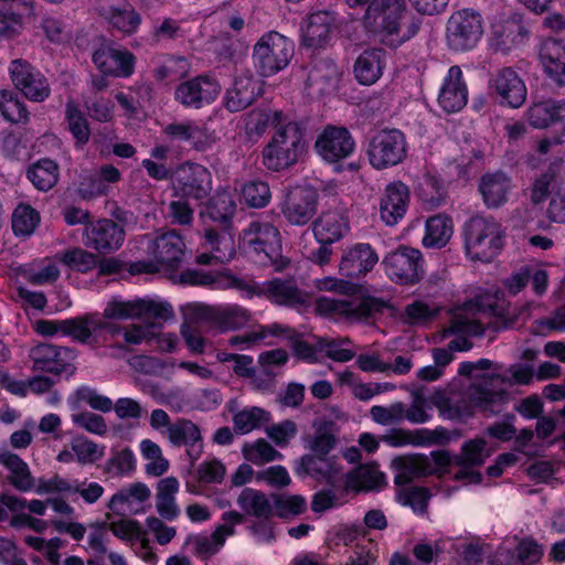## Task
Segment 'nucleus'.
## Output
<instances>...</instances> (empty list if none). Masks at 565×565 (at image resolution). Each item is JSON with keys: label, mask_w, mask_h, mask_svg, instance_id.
Listing matches in <instances>:
<instances>
[{"label": "nucleus", "mask_w": 565, "mask_h": 565, "mask_svg": "<svg viewBox=\"0 0 565 565\" xmlns=\"http://www.w3.org/2000/svg\"><path fill=\"white\" fill-rule=\"evenodd\" d=\"M511 377L499 374L483 375L477 383H473L468 390L469 404L463 407L458 406L452 398H448L446 407L454 417L470 416L472 407L490 415L499 414L510 399V394L495 386V382L508 383L510 385L529 384L533 377L530 367L523 365H513L510 369Z\"/></svg>", "instance_id": "1"}, {"label": "nucleus", "mask_w": 565, "mask_h": 565, "mask_svg": "<svg viewBox=\"0 0 565 565\" xmlns=\"http://www.w3.org/2000/svg\"><path fill=\"white\" fill-rule=\"evenodd\" d=\"M407 14L404 0H371L362 18V24L370 34L392 47H396L413 38L419 30L420 21L412 18L406 30L402 21Z\"/></svg>", "instance_id": "2"}, {"label": "nucleus", "mask_w": 565, "mask_h": 565, "mask_svg": "<svg viewBox=\"0 0 565 565\" xmlns=\"http://www.w3.org/2000/svg\"><path fill=\"white\" fill-rule=\"evenodd\" d=\"M235 212V201L227 192L216 193L201 212L206 225L203 231L204 245L215 252L220 263L228 262L235 255L234 236L231 232Z\"/></svg>", "instance_id": "3"}, {"label": "nucleus", "mask_w": 565, "mask_h": 565, "mask_svg": "<svg viewBox=\"0 0 565 565\" xmlns=\"http://www.w3.org/2000/svg\"><path fill=\"white\" fill-rule=\"evenodd\" d=\"M305 129L295 120L286 118L271 140L263 149V164L271 171H280L295 164L305 152Z\"/></svg>", "instance_id": "4"}, {"label": "nucleus", "mask_w": 565, "mask_h": 565, "mask_svg": "<svg viewBox=\"0 0 565 565\" xmlns=\"http://www.w3.org/2000/svg\"><path fill=\"white\" fill-rule=\"evenodd\" d=\"M504 231L493 217L475 215L463 225L467 254L473 260L491 262L503 247Z\"/></svg>", "instance_id": "5"}, {"label": "nucleus", "mask_w": 565, "mask_h": 565, "mask_svg": "<svg viewBox=\"0 0 565 565\" xmlns=\"http://www.w3.org/2000/svg\"><path fill=\"white\" fill-rule=\"evenodd\" d=\"M242 243L259 255L258 262L271 265L276 271L284 270L289 260L281 252L280 233L276 226L267 222L254 221L242 233Z\"/></svg>", "instance_id": "6"}, {"label": "nucleus", "mask_w": 565, "mask_h": 565, "mask_svg": "<svg viewBox=\"0 0 565 565\" xmlns=\"http://www.w3.org/2000/svg\"><path fill=\"white\" fill-rule=\"evenodd\" d=\"M483 34V19L473 9L455 11L446 24V43L454 52H467L477 46Z\"/></svg>", "instance_id": "7"}, {"label": "nucleus", "mask_w": 565, "mask_h": 565, "mask_svg": "<svg viewBox=\"0 0 565 565\" xmlns=\"http://www.w3.org/2000/svg\"><path fill=\"white\" fill-rule=\"evenodd\" d=\"M294 54V43L278 32L264 34L254 46L253 58L262 76L285 68Z\"/></svg>", "instance_id": "8"}, {"label": "nucleus", "mask_w": 565, "mask_h": 565, "mask_svg": "<svg viewBox=\"0 0 565 565\" xmlns=\"http://www.w3.org/2000/svg\"><path fill=\"white\" fill-rule=\"evenodd\" d=\"M366 154L376 170L395 167L407 156L406 137L398 129L381 130L370 139Z\"/></svg>", "instance_id": "9"}, {"label": "nucleus", "mask_w": 565, "mask_h": 565, "mask_svg": "<svg viewBox=\"0 0 565 565\" xmlns=\"http://www.w3.org/2000/svg\"><path fill=\"white\" fill-rule=\"evenodd\" d=\"M185 244L175 231H169L159 235L149 246V252L156 262L138 260L130 265V273H156L159 265L166 268H177L183 257Z\"/></svg>", "instance_id": "10"}, {"label": "nucleus", "mask_w": 565, "mask_h": 565, "mask_svg": "<svg viewBox=\"0 0 565 565\" xmlns=\"http://www.w3.org/2000/svg\"><path fill=\"white\" fill-rule=\"evenodd\" d=\"M386 308V302L373 298H320L318 309L323 313L339 315L345 317L351 322H367L370 319L382 313Z\"/></svg>", "instance_id": "11"}, {"label": "nucleus", "mask_w": 565, "mask_h": 565, "mask_svg": "<svg viewBox=\"0 0 565 565\" xmlns=\"http://www.w3.org/2000/svg\"><path fill=\"white\" fill-rule=\"evenodd\" d=\"M173 316V309L168 302L151 299H135L121 301L114 299L104 309L103 317L113 320H127L136 318H154L167 320Z\"/></svg>", "instance_id": "12"}, {"label": "nucleus", "mask_w": 565, "mask_h": 565, "mask_svg": "<svg viewBox=\"0 0 565 565\" xmlns=\"http://www.w3.org/2000/svg\"><path fill=\"white\" fill-rule=\"evenodd\" d=\"M319 194L311 186H295L288 190L281 203V213L288 224L307 225L318 211Z\"/></svg>", "instance_id": "13"}, {"label": "nucleus", "mask_w": 565, "mask_h": 565, "mask_svg": "<svg viewBox=\"0 0 565 565\" xmlns=\"http://www.w3.org/2000/svg\"><path fill=\"white\" fill-rule=\"evenodd\" d=\"M11 81L28 99L35 103L44 102L51 94L47 78L28 61L13 60L9 66Z\"/></svg>", "instance_id": "14"}, {"label": "nucleus", "mask_w": 565, "mask_h": 565, "mask_svg": "<svg viewBox=\"0 0 565 565\" xmlns=\"http://www.w3.org/2000/svg\"><path fill=\"white\" fill-rule=\"evenodd\" d=\"M173 191L175 196L202 200L212 191L211 172L199 163H183L175 170Z\"/></svg>", "instance_id": "15"}, {"label": "nucleus", "mask_w": 565, "mask_h": 565, "mask_svg": "<svg viewBox=\"0 0 565 565\" xmlns=\"http://www.w3.org/2000/svg\"><path fill=\"white\" fill-rule=\"evenodd\" d=\"M126 237L125 228L110 218H99L86 224L83 232V243L87 248L99 254H110L118 250Z\"/></svg>", "instance_id": "16"}, {"label": "nucleus", "mask_w": 565, "mask_h": 565, "mask_svg": "<svg viewBox=\"0 0 565 565\" xmlns=\"http://www.w3.org/2000/svg\"><path fill=\"white\" fill-rule=\"evenodd\" d=\"M383 264L392 280L414 284L419 279L422 254L418 249L401 246L385 256Z\"/></svg>", "instance_id": "17"}, {"label": "nucleus", "mask_w": 565, "mask_h": 565, "mask_svg": "<svg viewBox=\"0 0 565 565\" xmlns=\"http://www.w3.org/2000/svg\"><path fill=\"white\" fill-rule=\"evenodd\" d=\"M315 148L323 160L339 162L353 152L355 142L347 128L327 126L318 136Z\"/></svg>", "instance_id": "18"}, {"label": "nucleus", "mask_w": 565, "mask_h": 565, "mask_svg": "<svg viewBox=\"0 0 565 565\" xmlns=\"http://www.w3.org/2000/svg\"><path fill=\"white\" fill-rule=\"evenodd\" d=\"M486 444L483 438H475L462 445L460 452L454 456V466L459 467L454 476L456 480H463L467 483L481 482L482 476L475 468L482 466L489 457Z\"/></svg>", "instance_id": "19"}, {"label": "nucleus", "mask_w": 565, "mask_h": 565, "mask_svg": "<svg viewBox=\"0 0 565 565\" xmlns=\"http://www.w3.org/2000/svg\"><path fill=\"white\" fill-rule=\"evenodd\" d=\"M221 86L207 76H198L193 79L181 83L175 92V99L186 107L200 108L216 99Z\"/></svg>", "instance_id": "20"}, {"label": "nucleus", "mask_w": 565, "mask_h": 565, "mask_svg": "<svg viewBox=\"0 0 565 565\" xmlns=\"http://www.w3.org/2000/svg\"><path fill=\"white\" fill-rule=\"evenodd\" d=\"M263 93V82L249 72L237 75L232 87L226 90L224 106L231 113L244 110Z\"/></svg>", "instance_id": "21"}, {"label": "nucleus", "mask_w": 565, "mask_h": 565, "mask_svg": "<svg viewBox=\"0 0 565 565\" xmlns=\"http://www.w3.org/2000/svg\"><path fill=\"white\" fill-rule=\"evenodd\" d=\"M379 256L370 244L358 243L344 249L339 271L348 278H359L373 269Z\"/></svg>", "instance_id": "22"}, {"label": "nucleus", "mask_w": 565, "mask_h": 565, "mask_svg": "<svg viewBox=\"0 0 565 565\" xmlns=\"http://www.w3.org/2000/svg\"><path fill=\"white\" fill-rule=\"evenodd\" d=\"M168 440L175 447H184L191 466L203 452V438L196 424L186 418H178L169 427Z\"/></svg>", "instance_id": "23"}, {"label": "nucleus", "mask_w": 565, "mask_h": 565, "mask_svg": "<svg viewBox=\"0 0 565 565\" xmlns=\"http://www.w3.org/2000/svg\"><path fill=\"white\" fill-rule=\"evenodd\" d=\"M171 140L189 142L195 150L205 151L216 141L215 135L194 120L173 121L163 128Z\"/></svg>", "instance_id": "24"}, {"label": "nucleus", "mask_w": 565, "mask_h": 565, "mask_svg": "<svg viewBox=\"0 0 565 565\" xmlns=\"http://www.w3.org/2000/svg\"><path fill=\"white\" fill-rule=\"evenodd\" d=\"M223 524L216 526L211 535H196L192 539L195 552L202 556L214 555L225 543L227 536L235 534V525L244 522V516L237 511L222 514Z\"/></svg>", "instance_id": "25"}, {"label": "nucleus", "mask_w": 565, "mask_h": 565, "mask_svg": "<svg viewBox=\"0 0 565 565\" xmlns=\"http://www.w3.org/2000/svg\"><path fill=\"white\" fill-rule=\"evenodd\" d=\"M409 203V189L402 181L386 185L380 201L381 220L388 226L396 225L405 215Z\"/></svg>", "instance_id": "26"}, {"label": "nucleus", "mask_w": 565, "mask_h": 565, "mask_svg": "<svg viewBox=\"0 0 565 565\" xmlns=\"http://www.w3.org/2000/svg\"><path fill=\"white\" fill-rule=\"evenodd\" d=\"M30 358L34 370L60 374L67 370L73 354L67 348L43 343L31 349Z\"/></svg>", "instance_id": "27"}, {"label": "nucleus", "mask_w": 565, "mask_h": 565, "mask_svg": "<svg viewBox=\"0 0 565 565\" xmlns=\"http://www.w3.org/2000/svg\"><path fill=\"white\" fill-rule=\"evenodd\" d=\"M468 102V88L459 66H451L441 86L438 103L447 113L462 109Z\"/></svg>", "instance_id": "28"}, {"label": "nucleus", "mask_w": 565, "mask_h": 565, "mask_svg": "<svg viewBox=\"0 0 565 565\" xmlns=\"http://www.w3.org/2000/svg\"><path fill=\"white\" fill-rule=\"evenodd\" d=\"M490 83L501 97V103L518 108L525 102L526 87L513 68L504 67L498 71Z\"/></svg>", "instance_id": "29"}, {"label": "nucleus", "mask_w": 565, "mask_h": 565, "mask_svg": "<svg viewBox=\"0 0 565 565\" xmlns=\"http://www.w3.org/2000/svg\"><path fill=\"white\" fill-rule=\"evenodd\" d=\"M395 471L394 482L397 486L408 484L415 479L435 472L431 460L424 455H411L396 457L392 461Z\"/></svg>", "instance_id": "30"}, {"label": "nucleus", "mask_w": 565, "mask_h": 565, "mask_svg": "<svg viewBox=\"0 0 565 565\" xmlns=\"http://www.w3.org/2000/svg\"><path fill=\"white\" fill-rule=\"evenodd\" d=\"M311 230L318 243L333 244L349 231V221L338 211H328L311 223Z\"/></svg>", "instance_id": "31"}, {"label": "nucleus", "mask_w": 565, "mask_h": 565, "mask_svg": "<svg viewBox=\"0 0 565 565\" xmlns=\"http://www.w3.org/2000/svg\"><path fill=\"white\" fill-rule=\"evenodd\" d=\"M264 297L278 306L297 308L307 302V295L292 280L273 279L264 281Z\"/></svg>", "instance_id": "32"}, {"label": "nucleus", "mask_w": 565, "mask_h": 565, "mask_svg": "<svg viewBox=\"0 0 565 565\" xmlns=\"http://www.w3.org/2000/svg\"><path fill=\"white\" fill-rule=\"evenodd\" d=\"M339 79L338 66L331 60L321 58L311 64L306 83L316 94L324 95L337 88Z\"/></svg>", "instance_id": "33"}, {"label": "nucleus", "mask_w": 565, "mask_h": 565, "mask_svg": "<svg viewBox=\"0 0 565 565\" xmlns=\"http://www.w3.org/2000/svg\"><path fill=\"white\" fill-rule=\"evenodd\" d=\"M511 188V180L502 172L487 173L479 182V191L489 209H498L505 204Z\"/></svg>", "instance_id": "34"}, {"label": "nucleus", "mask_w": 565, "mask_h": 565, "mask_svg": "<svg viewBox=\"0 0 565 565\" xmlns=\"http://www.w3.org/2000/svg\"><path fill=\"white\" fill-rule=\"evenodd\" d=\"M333 18L326 11L310 14L301 24L302 44L307 47L322 46L330 38Z\"/></svg>", "instance_id": "35"}, {"label": "nucleus", "mask_w": 565, "mask_h": 565, "mask_svg": "<svg viewBox=\"0 0 565 565\" xmlns=\"http://www.w3.org/2000/svg\"><path fill=\"white\" fill-rule=\"evenodd\" d=\"M546 74L559 86L565 85V45L555 39L546 40L540 52Z\"/></svg>", "instance_id": "36"}, {"label": "nucleus", "mask_w": 565, "mask_h": 565, "mask_svg": "<svg viewBox=\"0 0 565 565\" xmlns=\"http://www.w3.org/2000/svg\"><path fill=\"white\" fill-rule=\"evenodd\" d=\"M527 120L531 126L537 129H544L554 122H559L565 130V102L550 99L534 103L527 110Z\"/></svg>", "instance_id": "37"}, {"label": "nucleus", "mask_w": 565, "mask_h": 565, "mask_svg": "<svg viewBox=\"0 0 565 565\" xmlns=\"http://www.w3.org/2000/svg\"><path fill=\"white\" fill-rule=\"evenodd\" d=\"M386 53L379 49L362 52L354 63V75L363 85L374 84L381 76L385 65Z\"/></svg>", "instance_id": "38"}, {"label": "nucleus", "mask_w": 565, "mask_h": 565, "mask_svg": "<svg viewBox=\"0 0 565 565\" xmlns=\"http://www.w3.org/2000/svg\"><path fill=\"white\" fill-rule=\"evenodd\" d=\"M242 510L243 516H254L258 520H268L274 516L273 501L264 492L245 488L241 491L236 500Z\"/></svg>", "instance_id": "39"}, {"label": "nucleus", "mask_w": 565, "mask_h": 565, "mask_svg": "<svg viewBox=\"0 0 565 565\" xmlns=\"http://www.w3.org/2000/svg\"><path fill=\"white\" fill-rule=\"evenodd\" d=\"M527 31L518 21H507L492 26L490 45L499 52H509L521 44Z\"/></svg>", "instance_id": "40"}, {"label": "nucleus", "mask_w": 565, "mask_h": 565, "mask_svg": "<svg viewBox=\"0 0 565 565\" xmlns=\"http://www.w3.org/2000/svg\"><path fill=\"white\" fill-rule=\"evenodd\" d=\"M415 192L427 209H436L445 204L448 195L444 180L429 171L418 180Z\"/></svg>", "instance_id": "41"}, {"label": "nucleus", "mask_w": 565, "mask_h": 565, "mask_svg": "<svg viewBox=\"0 0 565 565\" xmlns=\"http://www.w3.org/2000/svg\"><path fill=\"white\" fill-rule=\"evenodd\" d=\"M385 476L375 463L361 465L347 475L345 486L355 491H372L381 489Z\"/></svg>", "instance_id": "42"}, {"label": "nucleus", "mask_w": 565, "mask_h": 565, "mask_svg": "<svg viewBox=\"0 0 565 565\" xmlns=\"http://www.w3.org/2000/svg\"><path fill=\"white\" fill-rule=\"evenodd\" d=\"M100 15L113 29L125 35L136 33L141 24V15L131 6L104 8L100 10Z\"/></svg>", "instance_id": "43"}, {"label": "nucleus", "mask_w": 565, "mask_h": 565, "mask_svg": "<svg viewBox=\"0 0 565 565\" xmlns=\"http://www.w3.org/2000/svg\"><path fill=\"white\" fill-rule=\"evenodd\" d=\"M452 220L446 214L430 216L426 221V234L423 244L427 247H444L452 236Z\"/></svg>", "instance_id": "44"}, {"label": "nucleus", "mask_w": 565, "mask_h": 565, "mask_svg": "<svg viewBox=\"0 0 565 565\" xmlns=\"http://www.w3.org/2000/svg\"><path fill=\"white\" fill-rule=\"evenodd\" d=\"M26 177L38 190L46 192L57 183L60 168L51 159H41L28 169Z\"/></svg>", "instance_id": "45"}, {"label": "nucleus", "mask_w": 565, "mask_h": 565, "mask_svg": "<svg viewBox=\"0 0 565 565\" xmlns=\"http://www.w3.org/2000/svg\"><path fill=\"white\" fill-rule=\"evenodd\" d=\"M103 326L97 315L88 313L64 320L63 334L72 337L79 343H89L93 333L98 331Z\"/></svg>", "instance_id": "46"}, {"label": "nucleus", "mask_w": 565, "mask_h": 565, "mask_svg": "<svg viewBox=\"0 0 565 565\" xmlns=\"http://www.w3.org/2000/svg\"><path fill=\"white\" fill-rule=\"evenodd\" d=\"M286 118L287 117L278 110L254 109L247 115L246 132L250 137H260L269 126L276 129Z\"/></svg>", "instance_id": "47"}, {"label": "nucleus", "mask_w": 565, "mask_h": 565, "mask_svg": "<svg viewBox=\"0 0 565 565\" xmlns=\"http://www.w3.org/2000/svg\"><path fill=\"white\" fill-rule=\"evenodd\" d=\"M269 422L270 414L257 406L246 407L233 417L234 430L242 435L258 429Z\"/></svg>", "instance_id": "48"}, {"label": "nucleus", "mask_w": 565, "mask_h": 565, "mask_svg": "<svg viewBox=\"0 0 565 565\" xmlns=\"http://www.w3.org/2000/svg\"><path fill=\"white\" fill-rule=\"evenodd\" d=\"M55 258L71 269L79 273H87L94 269L98 263V258L95 254L82 247L68 248L65 252L56 254Z\"/></svg>", "instance_id": "49"}, {"label": "nucleus", "mask_w": 565, "mask_h": 565, "mask_svg": "<svg viewBox=\"0 0 565 565\" xmlns=\"http://www.w3.org/2000/svg\"><path fill=\"white\" fill-rule=\"evenodd\" d=\"M250 319L249 312L239 306L217 307L214 327L221 331L237 330Z\"/></svg>", "instance_id": "50"}, {"label": "nucleus", "mask_w": 565, "mask_h": 565, "mask_svg": "<svg viewBox=\"0 0 565 565\" xmlns=\"http://www.w3.org/2000/svg\"><path fill=\"white\" fill-rule=\"evenodd\" d=\"M140 452L141 456L148 460L145 467L147 475L160 477L169 470V460L163 457L162 450L157 443L150 439L141 440Z\"/></svg>", "instance_id": "51"}, {"label": "nucleus", "mask_w": 565, "mask_h": 565, "mask_svg": "<svg viewBox=\"0 0 565 565\" xmlns=\"http://www.w3.org/2000/svg\"><path fill=\"white\" fill-rule=\"evenodd\" d=\"M12 230L17 236H30L40 223V214L28 204H19L12 213Z\"/></svg>", "instance_id": "52"}, {"label": "nucleus", "mask_w": 565, "mask_h": 565, "mask_svg": "<svg viewBox=\"0 0 565 565\" xmlns=\"http://www.w3.org/2000/svg\"><path fill=\"white\" fill-rule=\"evenodd\" d=\"M0 113L6 120L13 124L25 122L29 119L24 103L12 90H0Z\"/></svg>", "instance_id": "53"}, {"label": "nucleus", "mask_w": 565, "mask_h": 565, "mask_svg": "<svg viewBox=\"0 0 565 565\" xmlns=\"http://www.w3.org/2000/svg\"><path fill=\"white\" fill-rule=\"evenodd\" d=\"M65 118L68 129L78 145H85L89 140L90 129L84 114L73 102L65 106Z\"/></svg>", "instance_id": "54"}, {"label": "nucleus", "mask_w": 565, "mask_h": 565, "mask_svg": "<svg viewBox=\"0 0 565 565\" xmlns=\"http://www.w3.org/2000/svg\"><path fill=\"white\" fill-rule=\"evenodd\" d=\"M243 455L246 460L257 466L282 457V455L265 439H257L253 444L245 445L243 447Z\"/></svg>", "instance_id": "55"}, {"label": "nucleus", "mask_w": 565, "mask_h": 565, "mask_svg": "<svg viewBox=\"0 0 565 565\" xmlns=\"http://www.w3.org/2000/svg\"><path fill=\"white\" fill-rule=\"evenodd\" d=\"M242 195L247 205L256 209L266 206L271 198L269 185L259 180L246 182L242 188Z\"/></svg>", "instance_id": "56"}, {"label": "nucleus", "mask_w": 565, "mask_h": 565, "mask_svg": "<svg viewBox=\"0 0 565 565\" xmlns=\"http://www.w3.org/2000/svg\"><path fill=\"white\" fill-rule=\"evenodd\" d=\"M274 515L288 518L299 515L305 512L307 503L302 495H274Z\"/></svg>", "instance_id": "57"}, {"label": "nucleus", "mask_w": 565, "mask_h": 565, "mask_svg": "<svg viewBox=\"0 0 565 565\" xmlns=\"http://www.w3.org/2000/svg\"><path fill=\"white\" fill-rule=\"evenodd\" d=\"M370 415L372 419L381 425H396L405 418V405L401 402L393 403L388 407L374 405Z\"/></svg>", "instance_id": "58"}, {"label": "nucleus", "mask_w": 565, "mask_h": 565, "mask_svg": "<svg viewBox=\"0 0 565 565\" xmlns=\"http://www.w3.org/2000/svg\"><path fill=\"white\" fill-rule=\"evenodd\" d=\"M428 498V491L419 487L402 488L397 494V499L403 505H408L418 513L426 511Z\"/></svg>", "instance_id": "59"}, {"label": "nucleus", "mask_w": 565, "mask_h": 565, "mask_svg": "<svg viewBox=\"0 0 565 565\" xmlns=\"http://www.w3.org/2000/svg\"><path fill=\"white\" fill-rule=\"evenodd\" d=\"M217 307H211L203 303H188L183 307L185 321L183 323L195 324L199 322H207L214 327Z\"/></svg>", "instance_id": "60"}, {"label": "nucleus", "mask_w": 565, "mask_h": 565, "mask_svg": "<svg viewBox=\"0 0 565 565\" xmlns=\"http://www.w3.org/2000/svg\"><path fill=\"white\" fill-rule=\"evenodd\" d=\"M169 217L172 224L190 226L194 220V209L186 201V198L179 196L169 203Z\"/></svg>", "instance_id": "61"}, {"label": "nucleus", "mask_w": 565, "mask_h": 565, "mask_svg": "<svg viewBox=\"0 0 565 565\" xmlns=\"http://www.w3.org/2000/svg\"><path fill=\"white\" fill-rule=\"evenodd\" d=\"M188 73V62L182 56H169L162 65L154 70V76L159 81L179 78Z\"/></svg>", "instance_id": "62"}, {"label": "nucleus", "mask_w": 565, "mask_h": 565, "mask_svg": "<svg viewBox=\"0 0 565 565\" xmlns=\"http://www.w3.org/2000/svg\"><path fill=\"white\" fill-rule=\"evenodd\" d=\"M73 423L88 433L103 436L107 433V425L103 416L90 412L72 415Z\"/></svg>", "instance_id": "63"}, {"label": "nucleus", "mask_w": 565, "mask_h": 565, "mask_svg": "<svg viewBox=\"0 0 565 565\" xmlns=\"http://www.w3.org/2000/svg\"><path fill=\"white\" fill-rule=\"evenodd\" d=\"M301 469L311 476H330L334 468L330 459L321 456L306 455L300 461Z\"/></svg>", "instance_id": "64"}]
</instances>
